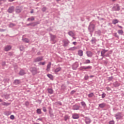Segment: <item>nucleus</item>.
I'll return each mask as SVG.
<instances>
[{"mask_svg": "<svg viewBox=\"0 0 124 124\" xmlns=\"http://www.w3.org/2000/svg\"><path fill=\"white\" fill-rule=\"evenodd\" d=\"M108 79L110 80V81H112V80H113V77H109Z\"/></svg>", "mask_w": 124, "mask_h": 124, "instance_id": "nucleus-57", "label": "nucleus"}, {"mask_svg": "<svg viewBox=\"0 0 124 124\" xmlns=\"http://www.w3.org/2000/svg\"><path fill=\"white\" fill-rule=\"evenodd\" d=\"M109 124H115L114 121H110L109 122Z\"/></svg>", "mask_w": 124, "mask_h": 124, "instance_id": "nucleus-52", "label": "nucleus"}, {"mask_svg": "<svg viewBox=\"0 0 124 124\" xmlns=\"http://www.w3.org/2000/svg\"><path fill=\"white\" fill-rule=\"evenodd\" d=\"M37 68L35 67H32L30 68V71L32 73L33 75H35V74H37Z\"/></svg>", "mask_w": 124, "mask_h": 124, "instance_id": "nucleus-3", "label": "nucleus"}, {"mask_svg": "<svg viewBox=\"0 0 124 124\" xmlns=\"http://www.w3.org/2000/svg\"><path fill=\"white\" fill-rule=\"evenodd\" d=\"M2 66H4V65H5V62H2Z\"/></svg>", "mask_w": 124, "mask_h": 124, "instance_id": "nucleus-58", "label": "nucleus"}, {"mask_svg": "<svg viewBox=\"0 0 124 124\" xmlns=\"http://www.w3.org/2000/svg\"><path fill=\"white\" fill-rule=\"evenodd\" d=\"M51 62H49L47 65L46 70V71H50V68H51Z\"/></svg>", "mask_w": 124, "mask_h": 124, "instance_id": "nucleus-19", "label": "nucleus"}, {"mask_svg": "<svg viewBox=\"0 0 124 124\" xmlns=\"http://www.w3.org/2000/svg\"><path fill=\"white\" fill-rule=\"evenodd\" d=\"M16 26V24H14V23H10L9 24V27L10 28H12V27H15Z\"/></svg>", "mask_w": 124, "mask_h": 124, "instance_id": "nucleus-42", "label": "nucleus"}, {"mask_svg": "<svg viewBox=\"0 0 124 124\" xmlns=\"http://www.w3.org/2000/svg\"><path fill=\"white\" fill-rule=\"evenodd\" d=\"M95 32L98 35H101V31L100 30H98L96 31Z\"/></svg>", "mask_w": 124, "mask_h": 124, "instance_id": "nucleus-37", "label": "nucleus"}, {"mask_svg": "<svg viewBox=\"0 0 124 124\" xmlns=\"http://www.w3.org/2000/svg\"><path fill=\"white\" fill-rule=\"evenodd\" d=\"M46 63V62H40L38 63L39 65H45V64Z\"/></svg>", "mask_w": 124, "mask_h": 124, "instance_id": "nucleus-40", "label": "nucleus"}, {"mask_svg": "<svg viewBox=\"0 0 124 124\" xmlns=\"http://www.w3.org/2000/svg\"><path fill=\"white\" fill-rule=\"evenodd\" d=\"M47 77L50 79V80H53V76L51 74H47Z\"/></svg>", "mask_w": 124, "mask_h": 124, "instance_id": "nucleus-38", "label": "nucleus"}, {"mask_svg": "<svg viewBox=\"0 0 124 124\" xmlns=\"http://www.w3.org/2000/svg\"><path fill=\"white\" fill-rule=\"evenodd\" d=\"M91 122V119L88 117H85V123L86 124H90Z\"/></svg>", "mask_w": 124, "mask_h": 124, "instance_id": "nucleus-17", "label": "nucleus"}, {"mask_svg": "<svg viewBox=\"0 0 124 124\" xmlns=\"http://www.w3.org/2000/svg\"><path fill=\"white\" fill-rule=\"evenodd\" d=\"M105 57H109V54H107L106 55H105Z\"/></svg>", "mask_w": 124, "mask_h": 124, "instance_id": "nucleus-62", "label": "nucleus"}, {"mask_svg": "<svg viewBox=\"0 0 124 124\" xmlns=\"http://www.w3.org/2000/svg\"><path fill=\"white\" fill-rule=\"evenodd\" d=\"M96 39L94 37H93L91 40V42L92 44H95V43H96Z\"/></svg>", "mask_w": 124, "mask_h": 124, "instance_id": "nucleus-22", "label": "nucleus"}, {"mask_svg": "<svg viewBox=\"0 0 124 124\" xmlns=\"http://www.w3.org/2000/svg\"><path fill=\"white\" fill-rule=\"evenodd\" d=\"M39 24V22H35L33 23H29L27 24V26H33L34 27V26H36V25H38Z\"/></svg>", "mask_w": 124, "mask_h": 124, "instance_id": "nucleus-16", "label": "nucleus"}, {"mask_svg": "<svg viewBox=\"0 0 124 124\" xmlns=\"http://www.w3.org/2000/svg\"><path fill=\"white\" fill-rule=\"evenodd\" d=\"M89 97H93V93H91L90 94H88Z\"/></svg>", "mask_w": 124, "mask_h": 124, "instance_id": "nucleus-45", "label": "nucleus"}, {"mask_svg": "<svg viewBox=\"0 0 124 124\" xmlns=\"http://www.w3.org/2000/svg\"><path fill=\"white\" fill-rule=\"evenodd\" d=\"M92 66H81L79 68L80 70H87V69H92Z\"/></svg>", "mask_w": 124, "mask_h": 124, "instance_id": "nucleus-6", "label": "nucleus"}, {"mask_svg": "<svg viewBox=\"0 0 124 124\" xmlns=\"http://www.w3.org/2000/svg\"><path fill=\"white\" fill-rule=\"evenodd\" d=\"M106 96V94L105 93H103L102 94V98H104Z\"/></svg>", "mask_w": 124, "mask_h": 124, "instance_id": "nucleus-50", "label": "nucleus"}, {"mask_svg": "<svg viewBox=\"0 0 124 124\" xmlns=\"http://www.w3.org/2000/svg\"><path fill=\"white\" fill-rule=\"evenodd\" d=\"M77 49V47L74 46L73 47H70L69 48V51H74V50H76Z\"/></svg>", "mask_w": 124, "mask_h": 124, "instance_id": "nucleus-35", "label": "nucleus"}, {"mask_svg": "<svg viewBox=\"0 0 124 124\" xmlns=\"http://www.w3.org/2000/svg\"><path fill=\"white\" fill-rule=\"evenodd\" d=\"M19 49L20 51H24V50H25V47L24 46H19Z\"/></svg>", "mask_w": 124, "mask_h": 124, "instance_id": "nucleus-39", "label": "nucleus"}, {"mask_svg": "<svg viewBox=\"0 0 124 124\" xmlns=\"http://www.w3.org/2000/svg\"><path fill=\"white\" fill-rule=\"evenodd\" d=\"M112 10L113 11H120L121 10V8L118 4H114L112 7Z\"/></svg>", "mask_w": 124, "mask_h": 124, "instance_id": "nucleus-4", "label": "nucleus"}, {"mask_svg": "<svg viewBox=\"0 0 124 124\" xmlns=\"http://www.w3.org/2000/svg\"><path fill=\"white\" fill-rule=\"evenodd\" d=\"M72 109L73 110H79V109H80V106L76 104L73 106Z\"/></svg>", "mask_w": 124, "mask_h": 124, "instance_id": "nucleus-10", "label": "nucleus"}, {"mask_svg": "<svg viewBox=\"0 0 124 124\" xmlns=\"http://www.w3.org/2000/svg\"><path fill=\"white\" fill-rule=\"evenodd\" d=\"M78 55L79 57H82L83 56V51L81 49L78 51Z\"/></svg>", "mask_w": 124, "mask_h": 124, "instance_id": "nucleus-26", "label": "nucleus"}, {"mask_svg": "<svg viewBox=\"0 0 124 124\" xmlns=\"http://www.w3.org/2000/svg\"><path fill=\"white\" fill-rule=\"evenodd\" d=\"M49 115L50 117H51L52 119L54 118V114H53V113H51V112H49Z\"/></svg>", "mask_w": 124, "mask_h": 124, "instance_id": "nucleus-47", "label": "nucleus"}, {"mask_svg": "<svg viewBox=\"0 0 124 124\" xmlns=\"http://www.w3.org/2000/svg\"><path fill=\"white\" fill-rule=\"evenodd\" d=\"M1 1H3L4 2L6 1V0H0V4H2Z\"/></svg>", "mask_w": 124, "mask_h": 124, "instance_id": "nucleus-54", "label": "nucleus"}, {"mask_svg": "<svg viewBox=\"0 0 124 124\" xmlns=\"http://www.w3.org/2000/svg\"><path fill=\"white\" fill-rule=\"evenodd\" d=\"M84 79L85 80H88V79H89V76L86 75L84 77Z\"/></svg>", "mask_w": 124, "mask_h": 124, "instance_id": "nucleus-53", "label": "nucleus"}, {"mask_svg": "<svg viewBox=\"0 0 124 124\" xmlns=\"http://www.w3.org/2000/svg\"><path fill=\"white\" fill-rule=\"evenodd\" d=\"M49 35L50 37V41H52V42H54L55 39L57 38V36L56 35H53L51 33H49Z\"/></svg>", "mask_w": 124, "mask_h": 124, "instance_id": "nucleus-7", "label": "nucleus"}, {"mask_svg": "<svg viewBox=\"0 0 124 124\" xmlns=\"http://www.w3.org/2000/svg\"><path fill=\"white\" fill-rule=\"evenodd\" d=\"M77 44V42H73V44H74V45H76Z\"/></svg>", "mask_w": 124, "mask_h": 124, "instance_id": "nucleus-61", "label": "nucleus"}, {"mask_svg": "<svg viewBox=\"0 0 124 124\" xmlns=\"http://www.w3.org/2000/svg\"><path fill=\"white\" fill-rule=\"evenodd\" d=\"M43 110L45 113H46L47 112V109H46V108L45 107H43Z\"/></svg>", "mask_w": 124, "mask_h": 124, "instance_id": "nucleus-48", "label": "nucleus"}, {"mask_svg": "<svg viewBox=\"0 0 124 124\" xmlns=\"http://www.w3.org/2000/svg\"><path fill=\"white\" fill-rule=\"evenodd\" d=\"M5 31H6V30L5 29H0V31H1V32Z\"/></svg>", "mask_w": 124, "mask_h": 124, "instance_id": "nucleus-55", "label": "nucleus"}, {"mask_svg": "<svg viewBox=\"0 0 124 124\" xmlns=\"http://www.w3.org/2000/svg\"><path fill=\"white\" fill-rule=\"evenodd\" d=\"M21 11H22V8H21L20 7H16V13H17V14H19V13H21Z\"/></svg>", "mask_w": 124, "mask_h": 124, "instance_id": "nucleus-14", "label": "nucleus"}, {"mask_svg": "<svg viewBox=\"0 0 124 124\" xmlns=\"http://www.w3.org/2000/svg\"><path fill=\"white\" fill-rule=\"evenodd\" d=\"M104 20V18H100V20L101 21V20Z\"/></svg>", "mask_w": 124, "mask_h": 124, "instance_id": "nucleus-63", "label": "nucleus"}, {"mask_svg": "<svg viewBox=\"0 0 124 124\" xmlns=\"http://www.w3.org/2000/svg\"><path fill=\"white\" fill-rule=\"evenodd\" d=\"M113 34H114L113 35H114V36H115V37H116L117 38H119V36L116 32L114 33Z\"/></svg>", "mask_w": 124, "mask_h": 124, "instance_id": "nucleus-46", "label": "nucleus"}, {"mask_svg": "<svg viewBox=\"0 0 124 124\" xmlns=\"http://www.w3.org/2000/svg\"><path fill=\"white\" fill-rule=\"evenodd\" d=\"M68 119H69V117H68V116L67 115H66L64 117V120L65 122H66V121H67V120H68Z\"/></svg>", "mask_w": 124, "mask_h": 124, "instance_id": "nucleus-43", "label": "nucleus"}, {"mask_svg": "<svg viewBox=\"0 0 124 124\" xmlns=\"http://www.w3.org/2000/svg\"><path fill=\"white\" fill-rule=\"evenodd\" d=\"M34 21V17L31 16V17L28 18L27 21Z\"/></svg>", "mask_w": 124, "mask_h": 124, "instance_id": "nucleus-36", "label": "nucleus"}, {"mask_svg": "<svg viewBox=\"0 0 124 124\" xmlns=\"http://www.w3.org/2000/svg\"><path fill=\"white\" fill-rule=\"evenodd\" d=\"M75 93H76V91L73 90L71 92L70 94H74Z\"/></svg>", "mask_w": 124, "mask_h": 124, "instance_id": "nucleus-51", "label": "nucleus"}, {"mask_svg": "<svg viewBox=\"0 0 124 124\" xmlns=\"http://www.w3.org/2000/svg\"><path fill=\"white\" fill-rule=\"evenodd\" d=\"M26 74V72H25V70L21 69L19 72V75H20V76H23V75H25Z\"/></svg>", "mask_w": 124, "mask_h": 124, "instance_id": "nucleus-18", "label": "nucleus"}, {"mask_svg": "<svg viewBox=\"0 0 124 124\" xmlns=\"http://www.w3.org/2000/svg\"><path fill=\"white\" fill-rule=\"evenodd\" d=\"M105 106H106V104H105V103H102V104H99L98 107L99 108H101L102 109V108H104V107H105Z\"/></svg>", "mask_w": 124, "mask_h": 124, "instance_id": "nucleus-20", "label": "nucleus"}, {"mask_svg": "<svg viewBox=\"0 0 124 124\" xmlns=\"http://www.w3.org/2000/svg\"><path fill=\"white\" fill-rule=\"evenodd\" d=\"M79 66V64L78 62H76L73 65H72V68L73 69H74L75 70H76V69Z\"/></svg>", "mask_w": 124, "mask_h": 124, "instance_id": "nucleus-13", "label": "nucleus"}, {"mask_svg": "<svg viewBox=\"0 0 124 124\" xmlns=\"http://www.w3.org/2000/svg\"><path fill=\"white\" fill-rule=\"evenodd\" d=\"M108 52V50L106 49H103V50L101 52V56L104 58L105 57V53Z\"/></svg>", "mask_w": 124, "mask_h": 124, "instance_id": "nucleus-12", "label": "nucleus"}, {"mask_svg": "<svg viewBox=\"0 0 124 124\" xmlns=\"http://www.w3.org/2000/svg\"><path fill=\"white\" fill-rule=\"evenodd\" d=\"M118 33L120 35H123V34H124V31L119 30L118 31Z\"/></svg>", "mask_w": 124, "mask_h": 124, "instance_id": "nucleus-29", "label": "nucleus"}, {"mask_svg": "<svg viewBox=\"0 0 124 124\" xmlns=\"http://www.w3.org/2000/svg\"><path fill=\"white\" fill-rule=\"evenodd\" d=\"M10 118L11 120H14L15 119V117L13 115H11Z\"/></svg>", "mask_w": 124, "mask_h": 124, "instance_id": "nucleus-49", "label": "nucleus"}, {"mask_svg": "<svg viewBox=\"0 0 124 124\" xmlns=\"http://www.w3.org/2000/svg\"><path fill=\"white\" fill-rule=\"evenodd\" d=\"M84 64H87L88 63H91V61L90 60H86L85 61L83 62Z\"/></svg>", "mask_w": 124, "mask_h": 124, "instance_id": "nucleus-34", "label": "nucleus"}, {"mask_svg": "<svg viewBox=\"0 0 124 124\" xmlns=\"http://www.w3.org/2000/svg\"><path fill=\"white\" fill-rule=\"evenodd\" d=\"M46 10H47V7H44L42 8V11H43V12H45V11H46Z\"/></svg>", "mask_w": 124, "mask_h": 124, "instance_id": "nucleus-44", "label": "nucleus"}, {"mask_svg": "<svg viewBox=\"0 0 124 124\" xmlns=\"http://www.w3.org/2000/svg\"><path fill=\"white\" fill-rule=\"evenodd\" d=\"M37 114H38V115H41L42 114V111H41V109L38 108L36 110Z\"/></svg>", "mask_w": 124, "mask_h": 124, "instance_id": "nucleus-28", "label": "nucleus"}, {"mask_svg": "<svg viewBox=\"0 0 124 124\" xmlns=\"http://www.w3.org/2000/svg\"><path fill=\"white\" fill-rule=\"evenodd\" d=\"M42 120L43 119L41 118H38L36 122H37V121H40L41 122H42Z\"/></svg>", "mask_w": 124, "mask_h": 124, "instance_id": "nucleus-56", "label": "nucleus"}, {"mask_svg": "<svg viewBox=\"0 0 124 124\" xmlns=\"http://www.w3.org/2000/svg\"><path fill=\"white\" fill-rule=\"evenodd\" d=\"M124 116V114H123V112H117L115 114V118L116 120H121V119H123V117Z\"/></svg>", "mask_w": 124, "mask_h": 124, "instance_id": "nucleus-2", "label": "nucleus"}, {"mask_svg": "<svg viewBox=\"0 0 124 124\" xmlns=\"http://www.w3.org/2000/svg\"><path fill=\"white\" fill-rule=\"evenodd\" d=\"M1 105H3V106H9V105H10V103H6L5 102H3L1 103Z\"/></svg>", "mask_w": 124, "mask_h": 124, "instance_id": "nucleus-27", "label": "nucleus"}, {"mask_svg": "<svg viewBox=\"0 0 124 124\" xmlns=\"http://www.w3.org/2000/svg\"><path fill=\"white\" fill-rule=\"evenodd\" d=\"M96 23H97V22L94 20H93L90 23L88 29L89 31L91 33H93V31H94L95 26L96 25Z\"/></svg>", "mask_w": 124, "mask_h": 124, "instance_id": "nucleus-1", "label": "nucleus"}, {"mask_svg": "<svg viewBox=\"0 0 124 124\" xmlns=\"http://www.w3.org/2000/svg\"><path fill=\"white\" fill-rule=\"evenodd\" d=\"M11 49V46H7L5 47V51L7 52L8 51H9Z\"/></svg>", "mask_w": 124, "mask_h": 124, "instance_id": "nucleus-25", "label": "nucleus"}, {"mask_svg": "<svg viewBox=\"0 0 124 124\" xmlns=\"http://www.w3.org/2000/svg\"><path fill=\"white\" fill-rule=\"evenodd\" d=\"M21 83V81L19 79H16L14 82V85H19Z\"/></svg>", "mask_w": 124, "mask_h": 124, "instance_id": "nucleus-21", "label": "nucleus"}, {"mask_svg": "<svg viewBox=\"0 0 124 124\" xmlns=\"http://www.w3.org/2000/svg\"><path fill=\"white\" fill-rule=\"evenodd\" d=\"M68 34H69V35H70V36H72L73 37L74 36L75 34L73 33V32L72 31H70L68 32Z\"/></svg>", "mask_w": 124, "mask_h": 124, "instance_id": "nucleus-31", "label": "nucleus"}, {"mask_svg": "<svg viewBox=\"0 0 124 124\" xmlns=\"http://www.w3.org/2000/svg\"><path fill=\"white\" fill-rule=\"evenodd\" d=\"M121 84H120V83L118 82H115L114 83V87H120V85Z\"/></svg>", "mask_w": 124, "mask_h": 124, "instance_id": "nucleus-33", "label": "nucleus"}, {"mask_svg": "<svg viewBox=\"0 0 124 124\" xmlns=\"http://www.w3.org/2000/svg\"><path fill=\"white\" fill-rule=\"evenodd\" d=\"M22 40L23 42H25V43H30V40H29L28 38H23L22 39Z\"/></svg>", "mask_w": 124, "mask_h": 124, "instance_id": "nucleus-24", "label": "nucleus"}, {"mask_svg": "<svg viewBox=\"0 0 124 124\" xmlns=\"http://www.w3.org/2000/svg\"><path fill=\"white\" fill-rule=\"evenodd\" d=\"M14 6H12L8 8L7 10V12H8V13H13V12H14Z\"/></svg>", "mask_w": 124, "mask_h": 124, "instance_id": "nucleus-9", "label": "nucleus"}, {"mask_svg": "<svg viewBox=\"0 0 124 124\" xmlns=\"http://www.w3.org/2000/svg\"><path fill=\"white\" fill-rule=\"evenodd\" d=\"M30 13H31V14H32V13H33V10H32L31 11Z\"/></svg>", "mask_w": 124, "mask_h": 124, "instance_id": "nucleus-64", "label": "nucleus"}, {"mask_svg": "<svg viewBox=\"0 0 124 124\" xmlns=\"http://www.w3.org/2000/svg\"><path fill=\"white\" fill-rule=\"evenodd\" d=\"M119 23V20H118V19H114L112 21V24H113V25H116V24H118Z\"/></svg>", "mask_w": 124, "mask_h": 124, "instance_id": "nucleus-32", "label": "nucleus"}, {"mask_svg": "<svg viewBox=\"0 0 124 124\" xmlns=\"http://www.w3.org/2000/svg\"><path fill=\"white\" fill-rule=\"evenodd\" d=\"M72 118L74 120H77L78 118H79V114L78 113H73L72 114Z\"/></svg>", "mask_w": 124, "mask_h": 124, "instance_id": "nucleus-11", "label": "nucleus"}, {"mask_svg": "<svg viewBox=\"0 0 124 124\" xmlns=\"http://www.w3.org/2000/svg\"><path fill=\"white\" fill-rule=\"evenodd\" d=\"M61 70H62V68L58 67V68H56L54 71H55V73H58V72H59V71H61Z\"/></svg>", "mask_w": 124, "mask_h": 124, "instance_id": "nucleus-30", "label": "nucleus"}, {"mask_svg": "<svg viewBox=\"0 0 124 124\" xmlns=\"http://www.w3.org/2000/svg\"><path fill=\"white\" fill-rule=\"evenodd\" d=\"M118 110H119V108H113V111H118Z\"/></svg>", "mask_w": 124, "mask_h": 124, "instance_id": "nucleus-59", "label": "nucleus"}, {"mask_svg": "<svg viewBox=\"0 0 124 124\" xmlns=\"http://www.w3.org/2000/svg\"><path fill=\"white\" fill-rule=\"evenodd\" d=\"M86 54L89 58H92L93 57V52L91 51H88L86 52Z\"/></svg>", "mask_w": 124, "mask_h": 124, "instance_id": "nucleus-15", "label": "nucleus"}, {"mask_svg": "<svg viewBox=\"0 0 124 124\" xmlns=\"http://www.w3.org/2000/svg\"><path fill=\"white\" fill-rule=\"evenodd\" d=\"M47 92L48 93H50V94L54 93V91H53V89L51 88L47 89Z\"/></svg>", "mask_w": 124, "mask_h": 124, "instance_id": "nucleus-23", "label": "nucleus"}, {"mask_svg": "<svg viewBox=\"0 0 124 124\" xmlns=\"http://www.w3.org/2000/svg\"><path fill=\"white\" fill-rule=\"evenodd\" d=\"M25 105H26V106H28V105H29V102H25Z\"/></svg>", "mask_w": 124, "mask_h": 124, "instance_id": "nucleus-60", "label": "nucleus"}, {"mask_svg": "<svg viewBox=\"0 0 124 124\" xmlns=\"http://www.w3.org/2000/svg\"><path fill=\"white\" fill-rule=\"evenodd\" d=\"M81 105L82 106H83V107L85 108L86 107V106H87V105H86V103H85V102L82 101L81 102Z\"/></svg>", "mask_w": 124, "mask_h": 124, "instance_id": "nucleus-41", "label": "nucleus"}, {"mask_svg": "<svg viewBox=\"0 0 124 124\" xmlns=\"http://www.w3.org/2000/svg\"><path fill=\"white\" fill-rule=\"evenodd\" d=\"M63 42V47H67V46L69 45V43H70V42L69 40L67 39H64L62 41Z\"/></svg>", "mask_w": 124, "mask_h": 124, "instance_id": "nucleus-5", "label": "nucleus"}, {"mask_svg": "<svg viewBox=\"0 0 124 124\" xmlns=\"http://www.w3.org/2000/svg\"><path fill=\"white\" fill-rule=\"evenodd\" d=\"M43 61V56L38 57L34 60V62H41Z\"/></svg>", "mask_w": 124, "mask_h": 124, "instance_id": "nucleus-8", "label": "nucleus"}]
</instances>
